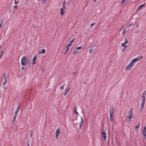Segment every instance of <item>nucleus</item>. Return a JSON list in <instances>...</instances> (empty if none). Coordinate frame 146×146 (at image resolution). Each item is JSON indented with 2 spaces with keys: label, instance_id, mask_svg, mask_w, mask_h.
<instances>
[{
  "label": "nucleus",
  "instance_id": "f257e3e1",
  "mask_svg": "<svg viewBox=\"0 0 146 146\" xmlns=\"http://www.w3.org/2000/svg\"><path fill=\"white\" fill-rule=\"evenodd\" d=\"M20 107V105H19L17 108L16 111L15 113L14 116L13 117V123L15 122L16 119L17 117L18 113L19 112V110Z\"/></svg>",
  "mask_w": 146,
  "mask_h": 146
},
{
  "label": "nucleus",
  "instance_id": "f03ea898",
  "mask_svg": "<svg viewBox=\"0 0 146 146\" xmlns=\"http://www.w3.org/2000/svg\"><path fill=\"white\" fill-rule=\"evenodd\" d=\"M21 63L22 66H26L28 63L27 58L25 56H23L21 60Z\"/></svg>",
  "mask_w": 146,
  "mask_h": 146
},
{
  "label": "nucleus",
  "instance_id": "7ed1b4c3",
  "mask_svg": "<svg viewBox=\"0 0 146 146\" xmlns=\"http://www.w3.org/2000/svg\"><path fill=\"white\" fill-rule=\"evenodd\" d=\"M3 79L4 81L3 83V86L4 88H5L7 82H8V76L6 74H4Z\"/></svg>",
  "mask_w": 146,
  "mask_h": 146
},
{
  "label": "nucleus",
  "instance_id": "20e7f679",
  "mask_svg": "<svg viewBox=\"0 0 146 146\" xmlns=\"http://www.w3.org/2000/svg\"><path fill=\"white\" fill-rule=\"evenodd\" d=\"M102 136L104 137V141H105L106 139V129L103 128L102 130Z\"/></svg>",
  "mask_w": 146,
  "mask_h": 146
},
{
  "label": "nucleus",
  "instance_id": "39448f33",
  "mask_svg": "<svg viewBox=\"0 0 146 146\" xmlns=\"http://www.w3.org/2000/svg\"><path fill=\"white\" fill-rule=\"evenodd\" d=\"M60 133V129L59 128H58L56 130V139H58L59 137V135Z\"/></svg>",
  "mask_w": 146,
  "mask_h": 146
},
{
  "label": "nucleus",
  "instance_id": "423d86ee",
  "mask_svg": "<svg viewBox=\"0 0 146 146\" xmlns=\"http://www.w3.org/2000/svg\"><path fill=\"white\" fill-rule=\"evenodd\" d=\"M143 58V57L142 56H138L135 58L133 59L132 60L133 61L135 62L142 59Z\"/></svg>",
  "mask_w": 146,
  "mask_h": 146
},
{
  "label": "nucleus",
  "instance_id": "0eeeda50",
  "mask_svg": "<svg viewBox=\"0 0 146 146\" xmlns=\"http://www.w3.org/2000/svg\"><path fill=\"white\" fill-rule=\"evenodd\" d=\"M97 48V47H96V48H95L93 47H91L89 50V52L90 53H92L93 52H95V50Z\"/></svg>",
  "mask_w": 146,
  "mask_h": 146
},
{
  "label": "nucleus",
  "instance_id": "6e6552de",
  "mask_svg": "<svg viewBox=\"0 0 146 146\" xmlns=\"http://www.w3.org/2000/svg\"><path fill=\"white\" fill-rule=\"evenodd\" d=\"M145 102V101L142 100L141 103V109L143 110L144 108V104Z\"/></svg>",
  "mask_w": 146,
  "mask_h": 146
},
{
  "label": "nucleus",
  "instance_id": "1a4fd4ad",
  "mask_svg": "<svg viewBox=\"0 0 146 146\" xmlns=\"http://www.w3.org/2000/svg\"><path fill=\"white\" fill-rule=\"evenodd\" d=\"M81 121L80 122V124L79 125V129H80L82 128V126L83 125V119L82 117H81Z\"/></svg>",
  "mask_w": 146,
  "mask_h": 146
},
{
  "label": "nucleus",
  "instance_id": "9d476101",
  "mask_svg": "<svg viewBox=\"0 0 146 146\" xmlns=\"http://www.w3.org/2000/svg\"><path fill=\"white\" fill-rule=\"evenodd\" d=\"M66 10H65L64 9L63 7L60 9V13L61 15H64L65 11H66Z\"/></svg>",
  "mask_w": 146,
  "mask_h": 146
},
{
  "label": "nucleus",
  "instance_id": "9b49d317",
  "mask_svg": "<svg viewBox=\"0 0 146 146\" xmlns=\"http://www.w3.org/2000/svg\"><path fill=\"white\" fill-rule=\"evenodd\" d=\"M146 126H144L143 127V134L144 136L146 138Z\"/></svg>",
  "mask_w": 146,
  "mask_h": 146
},
{
  "label": "nucleus",
  "instance_id": "f8f14e48",
  "mask_svg": "<svg viewBox=\"0 0 146 146\" xmlns=\"http://www.w3.org/2000/svg\"><path fill=\"white\" fill-rule=\"evenodd\" d=\"M110 113V122H111L113 121V115L114 113Z\"/></svg>",
  "mask_w": 146,
  "mask_h": 146
},
{
  "label": "nucleus",
  "instance_id": "ddd939ff",
  "mask_svg": "<svg viewBox=\"0 0 146 146\" xmlns=\"http://www.w3.org/2000/svg\"><path fill=\"white\" fill-rule=\"evenodd\" d=\"M75 39V38H73L72 40L70 41L68 45V46H70L72 45V42H74Z\"/></svg>",
  "mask_w": 146,
  "mask_h": 146
},
{
  "label": "nucleus",
  "instance_id": "4468645a",
  "mask_svg": "<svg viewBox=\"0 0 146 146\" xmlns=\"http://www.w3.org/2000/svg\"><path fill=\"white\" fill-rule=\"evenodd\" d=\"M109 111L110 113H114V111L113 108H111L109 109Z\"/></svg>",
  "mask_w": 146,
  "mask_h": 146
},
{
  "label": "nucleus",
  "instance_id": "2eb2a0df",
  "mask_svg": "<svg viewBox=\"0 0 146 146\" xmlns=\"http://www.w3.org/2000/svg\"><path fill=\"white\" fill-rule=\"evenodd\" d=\"M133 108H131L129 111L128 114H129V115H133Z\"/></svg>",
  "mask_w": 146,
  "mask_h": 146
},
{
  "label": "nucleus",
  "instance_id": "dca6fc26",
  "mask_svg": "<svg viewBox=\"0 0 146 146\" xmlns=\"http://www.w3.org/2000/svg\"><path fill=\"white\" fill-rule=\"evenodd\" d=\"M73 111L77 115H78L79 114L78 113L77 111V110L76 108V106H74V109H73Z\"/></svg>",
  "mask_w": 146,
  "mask_h": 146
},
{
  "label": "nucleus",
  "instance_id": "f3484780",
  "mask_svg": "<svg viewBox=\"0 0 146 146\" xmlns=\"http://www.w3.org/2000/svg\"><path fill=\"white\" fill-rule=\"evenodd\" d=\"M70 90V88H67L65 91L64 95V96H65L66 94H67V93L69 92Z\"/></svg>",
  "mask_w": 146,
  "mask_h": 146
},
{
  "label": "nucleus",
  "instance_id": "a211bd4d",
  "mask_svg": "<svg viewBox=\"0 0 146 146\" xmlns=\"http://www.w3.org/2000/svg\"><path fill=\"white\" fill-rule=\"evenodd\" d=\"M70 46H68V45H67L66 46V50H65L64 54H66L67 52L69 50V47Z\"/></svg>",
  "mask_w": 146,
  "mask_h": 146
},
{
  "label": "nucleus",
  "instance_id": "6ab92c4d",
  "mask_svg": "<svg viewBox=\"0 0 146 146\" xmlns=\"http://www.w3.org/2000/svg\"><path fill=\"white\" fill-rule=\"evenodd\" d=\"M133 117V115H129L127 116V118L129 120H130L131 118Z\"/></svg>",
  "mask_w": 146,
  "mask_h": 146
},
{
  "label": "nucleus",
  "instance_id": "aec40b11",
  "mask_svg": "<svg viewBox=\"0 0 146 146\" xmlns=\"http://www.w3.org/2000/svg\"><path fill=\"white\" fill-rule=\"evenodd\" d=\"M66 3L65 1H64L62 3V4L63 5V8L65 10H66V7H65V5L66 4Z\"/></svg>",
  "mask_w": 146,
  "mask_h": 146
},
{
  "label": "nucleus",
  "instance_id": "412c9836",
  "mask_svg": "<svg viewBox=\"0 0 146 146\" xmlns=\"http://www.w3.org/2000/svg\"><path fill=\"white\" fill-rule=\"evenodd\" d=\"M135 62L133 61V60L131 61V62H130L129 64L130 65H131V66L132 67L134 65Z\"/></svg>",
  "mask_w": 146,
  "mask_h": 146
},
{
  "label": "nucleus",
  "instance_id": "4be33fe9",
  "mask_svg": "<svg viewBox=\"0 0 146 146\" xmlns=\"http://www.w3.org/2000/svg\"><path fill=\"white\" fill-rule=\"evenodd\" d=\"M132 67L131 66V65H130L129 64V65H128L127 66V67L126 68V69L127 70H129L131 69V68Z\"/></svg>",
  "mask_w": 146,
  "mask_h": 146
},
{
  "label": "nucleus",
  "instance_id": "5701e85b",
  "mask_svg": "<svg viewBox=\"0 0 146 146\" xmlns=\"http://www.w3.org/2000/svg\"><path fill=\"white\" fill-rule=\"evenodd\" d=\"M140 125V124L139 123H138L137 124V125L135 127V129H137L138 128H139V127Z\"/></svg>",
  "mask_w": 146,
  "mask_h": 146
},
{
  "label": "nucleus",
  "instance_id": "b1692460",
  "mask_svg": "<svg viewBox=\"0 0 146 146\" xmlns=\"http://www.w3.org/2000/svg\"><path fill=\"white\" fill-rule=\"evenodd\" d=\"M36 58H37V55H35L34 56V58H33V61H36Z\"/></svg>",
  "mask_w": 146,
  "mask_h": 146
},
{
  "label": "nucleus",
  "instance_id": "393cba45",
  "mask_svg": "<svg viewBox=\"0 0 146 146\" xmlns=\"http://www.w3.org/2000/svg\"><path fill=\"white\" fill-rule=\"evenodd\" d=\"M125 41L124 42V43L125 44H127L128 42L127 38H125Z\"/></svg>",
  "mask_w": 146,
  "mask_h": 146
},
{
  "label": "nucleus",
  "instance_id": "a878e982",
  "mask_svg": "<svg viewBox=\"0 0 146 146\" xmlns=\"http://www.w3.org/2000/svg\"><path fill=\"white\" fill-rule=\"evenodd\" d=\"M82 47H83V45H82V46H81L77 47V50H78L79 49H80L82 48Z\"/></svg>",
  "mask_w": 146,
  "mask_h": 146
},
{
  "label": "nucleus",
  "instance_id": "bb28decb",
  "mask_svg": "<svg viewBox=\"0 0 146 146\" xmlns=\"http://www.w3.org/2000/svg\"><path fill=\"white\" fill-rule=\"evenodd\" d=\"M141 97L142 100L145 101L146 98L145 96H141Z\"/></svg>",
  "mask_w": 146,
  "mask_h": 146
},
{
  "label": "nucleus",
  "instance_id": "cd10ccee",
  "mask_svg": "<svg viewBox=\"0 0 146 146\" xmlns=\"http://www.w3.org/2000/svg\"><path fill=\"white\" fill-rule=\"evenodd\" d=\"M127 48V46L124 47L122 49V51L123 52H124L125 50Z\"/></svg>",
  "mask_w": 146,
  "mask_h": 146
},
{
  "label": "nucleus",
  "instance_id": "c85d7f7f",
  "mask_svg": "<svg viewBox=\"0 0 146 146\" xmlns=\"http://www.w3.org/2000/svg\"><path fill=\"white\" fill-rule=\"evenodd\" d=\"M126 32V29H125L123 30V31L122 32V33L124 35Z\"/></svg>",
  "mask_w": 146,
  "mask_h": 146
},
{
  "label": "nucleus",
  "instance_id": "c756f323",
  "mask_svg": "<svg viewBox=\"0 0 146 146\" xmlns=\"http://www.w3.org/2000/svg\"><path fill=\"white\" fill-rule=\"evenodd\" d=\"M46 52L45 50L44 49H43L41 52V53L42 54H44Z\"/></svg>",
  "mask_w": 146,
  "mask_h": 146
},
{
  "label": "nucleus",
  "instance_id": "7c9ffc66",
  "mask_svg": "<svg viewBox=\"0 0 146 146\" xmlns=\"http://www.w3.org/2000/svg\"><path fill=\"white\" fill-rule=\"evenodd\" d=\"M144 4H142V5H140L139 7V9H141L142 7H143L144 6Z\"/></svg>",
  "mask_w": 146,
  "mask_h": 146
},
{
  "label": "nucleus",
  "instance_id": "2f4dec72",
  "mask_svg": "<svg viewBox=\"0 0 146 146\" xmlns=\"http://www.w3.org/2000/svg\"><path fill=\"white\" fill-rule=\"evenodd\" d=\"M125 44L124 43H123L121 44V45L123 47H125L127 46L126 45H125Z\"/></svg>",
  "mask_w": 146,
  "mask_h": 146
},
{
  "label": "nucleus",
  "instance_id": "473e14b6",
  "mask_svg": "<svg viewBox=\"0 0 146 146\" xmlns=\"http://www.w3.org/2000/svg\"><path fill=\"white\" fill-rule=\"evenodd\" d=\"M47 0H42V4H44L46 3Z\"/></svg>",
  "mask_w": 146,
  "mask_h": 146
},
{
  "label": "nucleus",
  "instance_id": "72a5a7b5",
  "mask_svg": "<svg viewBox=\"0 0 146 146\" xmlns=\"http://www.w3.org/2000/svg\"><path fill=\"white\" fill-rule=\"evenodd\" d=\"M96 24V23H93L91 24L90 25V27H91V28H92V26H94V25Z\"/></svg>",
  "mask_w": 146,
  "mask_h": 146
},
{
  "label": "nucleus",
  "instance_id": "f704fd0d",
  "mask_svg": "<svg viewBox=\"0 0 146 146\" xmlns=\"http://www.w3.org/2000/svg\"><path fill=\"white\" fill-rule=\"evenodd\" d=\"M65 85V84H64L63 85L60 87V89L61 90H62L63 88H64V86Z\"/></svg>",
  "mask_w": 146,
  "mask_h": 146
},
{
  "label": "nucleus",
  "instance_id": "c9c22d12",
  "mask_svg": "<svg viewBox=\"0 0 146 146\" xmlns=\"http://www.w3.org/2000/svg\"><path fill=\"white\" fill-rule=\"evenodd\" d=\"M126 0H122V1H121L122 3L123 4L126 1Z\"/></svg>",
  "mask_w": 146,
  "mask_h": 146
},
{
  "label": "nucleus",
  "instance_id": "e433bc0d",
  "mask_svg": "<svg viewBox=\"0 0 146 146\" xmlns=\"http://www.w3.org/2000/svg\"><path fill=\"white\" fill-rule=\"evenodd\" d=\"M15 4H18L19 1H16V0H15Z\"/></svg>",
  "mask_w": 146,
  "mask_h": 146
},
{
  "label": "nucleus",
  "instance_id": "4c0bfd02",
  "mask_svg": "<svg viewBox=\"0 0 146 146\" xmlns=\"http://www.w3.org/2000/svg\"><path fill=\"white\" fill-rule=\"evenodd\" d=\"M33 62L32 63L33 64H36V61H33Z\"/></svg>",
  "mask_w": 146,
  "mask_h": 146
},
{
  "label": "nucleus",
  "instance_id": "58836bf2",
  "mask_svg": "<svg viewBox=\"0 0 146 146\" xmlns=\"http://www.w3.org/2000/svg\"><path fill=\"white\" fill-rule=\"evenodd\" d=\"M145 94H144V93H143L142 94H141V96H145Z\"/></svg>",
  "mask_w": 146,
  "mask_h": 146
},
{
  "label": "nucleus",
  "instance_id": "ea45409f",
  "mask_svg": "<svg viewBox=\"0 0 146 146\" xmlns=\"http://www.w3.org/2000/svg\"><path fill=\"white\" fill-rule=\"evenodd\" d=\"M1 53L0 54L2 55H3V51H1Z\"/></svg>",
  "mask_w": 146,
  "mask_h": 146
},
{
  "label": "nucleus",
  "instance_id": "a19ab883",
  "mask_svg": "<svg viewBox=\"0 0 146 146\" xmlns=\"http://www.w3.org/2000/svg\"><path fill=\"white\" fill-rule=\"evenodd\" d=\"M1 23V24H0V28H1V27L2 26V25L3 24L2 23Z\"/></svg>",
  "mask_w": 146,
  "mask_h": 146
},
{
  "label": "nucleus",
  "instance_id": "79ce46f5",
  "mask_svg": "<svg viewBox=\"0 0 146 146\" xmlns=\"http://www.w3.org/2000/svg\"><path fill=\"white\" fill-rule=\"evenodd\" d=\"M132 23H131L129 25H127V27H130L131 25H132Z\"/></svg>",
  "mask_w": 146,
  "mask_h": 146
},
{
  "label": "nucleus",
  "instance_id": "37998d69",
  "mask_svg": "<svg viewBox=\"0 0 146 146\" xmlns=\"http://www.w3.org/2000/svg\"><path fill=\"white\" fill-rule=\"evenodd\" d=\"M17 6L16 5H15L14 6V7H14V8H16L17 7Z\"/></svg>",
  "mask_w": 146,
  "mask_h": 146
},
{
  "label": "nucleus",
  "instance_id": "c03bdc74",
  "mask_svg": "<svg viewBox=\"0 0 146 146\" xmlns=\"http://www.w3.org/2000/svg\"><path fill=\"white\" fill-rule=\"evenodd\" d=\"M76 72H73V75H75V74H76Z\"/></svg>",
  "mask_w": 146,
  "mask_h": 146
},
{
  "label": "nucleus",
  "instance_id": "a18cd8bd",
  "mask_svg": "<svg viewBox=\"0 0 146 146\" xmlns=\"http://www.w3.org/2000/svg\"><path fill=\"white\" fill-rule=\"evenodd\" d=\"M143 93H144V94H145L146 95V91H145L144 92H143Z\"/></svg>",
  "mask_w": 146,
  "mask_h": 146
},
{
  "label": "nucleus",
  "instance_id": "49530a36",
  "mask_svg": "<svg viewBox=\"0 0 146 146\" xmlns=\"http://www.w3.org/2000/svg\"><path fill=\"white\" fill-rule=\"evenodd\" d=\"M25 69V68H24V67H23V68H22V69L23 70H24Z\"/></svg>",
  "mask_w": 146,
  "mask_h": 146
},
{
  "label": "nucleus",
  "instance_id": "de8ad7c7",
  "mask_svg": "<svg viewBox=\"0 0 146 146\" xmlns=\"http://www.w3.org/2000/svg\"><path fill=\"white\" fill-rule=\"evenodd\" d=\"M138 31H137V32H136V33H138Z\"/></svg>",
  "mask_w": 146,
  "mask_h": 146
},
{
  "label": "nucleus",
  "instance_id": "09e8293b",
  "mask_svg": "<svg viewBox=\"0 0 146 146\" xmlns=\"http://www.w3.org/2000/svg\"><path fill=\"white\" fill-rule=\"evenodd\" d=\"M41 53V52H39V54H40Z\"/></svg>",
  "mask_w": 146,
  "mask_h": 146
},
{
  "label": "nucleus",
  "instance_id": "8fccbe9b",
  "mask_svg": "<svg viewBox=\"0 0 146 146\" xmlns=\"http://www.w3.org/2000/svg\"><path fill=\"white\" fill-rule=\"evenodd\" d=\"M138 27V25H137V27Z\"/></svg>",
  "mask_w": 146,
  "mask_h": 146
}]
</instances>
